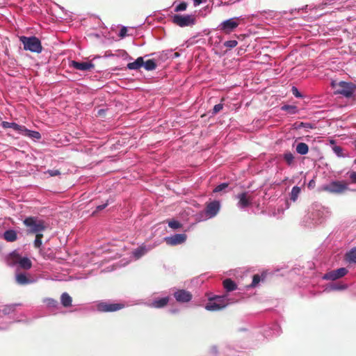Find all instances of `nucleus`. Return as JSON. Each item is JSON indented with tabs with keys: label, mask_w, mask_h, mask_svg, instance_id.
Masks as SVG:
<instances>
[{
	"label": "nucleus",
	"mask_w": 356,
	"mask_h": 356,
	"mask_svg": "<svg viewBox=\"0 0 356 356\" xmlns=\"http://www.w3.org/2000/svg\"><path fill=\"white\" fill-rule=\"evenodd\" d=\"M323 190L331 193H342L348 190V184L343 181H335L324 186Z\"/></svg>",
	"instance_id": "nucleus-6"
},
{
	"label": "nucleus",
	"mask_w": 356,
	"mask_h": 356,
	"mask_svg": "<svg viewBox=\"0 0 356 356\" xmlns=\"http://www.w3.org/2000/svg\"><path fill=\"white\" fill-rule=\"evenodd\" d=\"M168 226L173 229H177L182 227L181 223H180L179 221L176 220H168Z\"/></svg>",
	"instance_id": "nucleus-30"
},
{
	"label": "nucleus",
	"mask_w": 356,
	"mask_h": 356,
	"mask_svg": "<svg viewBox=\"0 0 356 356\" xmlns=\"http://www.w3.org/2000/svg\"><path fill=\"white\" fill-rule=\"evenodd\" d=\"M223 108L222 104H216L213 109V114H216L217 113L220 112Z\"/></svg>",
	"instance_id": "nucleus-40"
},
{
	"label": "nucleus",
	"mask_w": 356,
	"mask_h": 356,
	"mask_svg": "<svg viewBox=\"0 0 356 356\" xmlns=\"http://www.w3.org/2000/svg\"><path fill=\"white\" fill-rule=\"evenodd\" d=\"M348 273V270L346 268H340L337 270L328 272L323 276V279L329 280H336L339 279Z\"/></svg>",
	"instance_id": "nucleus-10"
},
{
	"label": "nucleus",
	"mask_w": 356,
	"mask_h": 356,
	"mask_svg": "<svg viewBox=\"0 0 356 356\" xmlns=\"http://www.w3.org/2000/svg\"><path fill=\"white\" fill-rule=\"evenodd\" d=\"M172 22L180 27L190 26L195 24V17L193 15H175L172 17Z\"/></svg>",
	"instance_id": "nucleus-3"
},
{
	"label": "nucleus",
	"mask_w": 356,
	"mask_h": 356,
	"mask_svg": "<svg viewBox=\"0 0 356 356\" xmlns=\"http://www.w3.org/2000/svg\"><path fill=\"white\" fill-rule=\"evenodd\" d=\"M70 66L81 71H90L95 67V65L91 62H78L75 60L71 62Z\"/></svg>",
	"instance_id": "nucleus-14"
},
{
	"label": "nucleus",
	"mask_w": 356,
	"mask_h": 356,
	"mask_svg": "<svg viewBox=\"0 0 356 356\" xmlns=\"http://www.w3.org/2000/svg\"><path fill=\"white\" fill-rule=\"evenodd\" d=\"M186 238L187 236L185 234H177L172 236L165 238V241L168 245L175 246L184 243Z\"/></svg>",
	"instance_id": "nucleus-12"
},
{
	"label": "nucleus",
	"mask_w": 356,
	"mask_h": 356,
	"mask_svg": "<svg viewBox=\"0 0 356 356\" xmlns=\"http://www.w3.org/2000/svg\"><path fill=\"white\" fill-rule=\"evenodd\" d=\"M1 126L4 129L12 128L15 131L19 132V134L22 133V131L25 130V126L19 125L15 122H6V121H3L1 122Z\"/></svg>",
	"instance_id": "nucleus-15"
},
{
	"label": "nucleus",
	"mask_w": 356,
	"mask_h": 356,
	"mask_svg": "<svg viewBox=\"0 0 356 356\" xmlns=\"http://www.w3.org/2000/svg\"><path fill=\"white\" fill-rule=\"evenodd\" d=\"M350 179L353 183H356V172H351L350 174Z\"/></svg>",
	"instance_id": "nucleus-43"
},
{
	"label": "nucleus",
	"mask_w": 356,
	"mask_h": 356,
	"mask_svg": "<svg viewBox=\"0 0 356 356\" xmlns=\"http://www.w3.org/2000/svg\"><path fill=\"white\" fill-rule=\"evenodd\" d=\"M239 17H234L222 22L218 26L223 33L228 34L232 32L239 25Z\"/></svg>",
	"instance_id": "nucleus-7"
},
{
	"label": "nucleus",
	"mask_w": 356,
	"mask_h": 356,
	"mask_svg": "<svg viewBox=\"0 0 356 356\" xmlns=\"http://www.w3.org/2000/svg\"><path fill=\"white\" fill-rule=\"evenodd\" d=\"M236 198L238 200V207L241 209H245L250 206L253 199L248 192H243L238 194Z\"/></svg>",
	"instance_id": "nucleus-9"
},
{
	"label": "nucleus",
	"mask_w": 356,
	"mask_h": 356,
	"mask_svg": "<svg viewBox=\"0 0 356 356\" xmlns=\"http://www.w3.org/2000/svg\"><path fill=\"white\" fill-rule=\"evenodd\" d=\"M107 205H108V204L105 203V204L97 206L96 208L95 212L103 210L104 209H105Z\"/></svg>",
	"instance_id": "nucleus-44"
},
{
	"label": "nucleus",
	"mask_w": 356,
	"mask_h": 356,
	"mask_svg": "<svg viewBox=\"0 0 356 356\" xmlns=\"http://www.w3.org/2000/svg\"><path fill=\"white\" fill-rule=\"evenodd\" d=\"M23 223L27 227L29 234H39L47 227V223L37 217H27L24 220Z\"/></svg>",
	"instance_id": "nucleus-1"
},
{
	"label": "nucleus",
	"mask_w": 356,
	"mask_h": 356,
	"mask_svg": "<svg viewBox=\"0 0 356 356\" xmlns=\"http://www.w3.org/2000/svg\"><path fill=\"white\" fill-rule=\"evenodd\" d=\"M187 6H188V4L186 2H181L180 3L179 5H177L175 8V11L178 13V12H181V11H184V10H186V8H187Z\"/></svg>",
	"instance_id": "nucleus-34"
},
{
	"label": "nucleus",
	"mask_w": 356,
	"mask_h": 356,
	"mask_svg": "<svg viewBox=\"0 0 356 356\" xmlns=\"http://www.w3.org/2000/svg\"><path fill=\"white\" fill-rule=\"evenodd\" d=\"M238 44V42L236 40H227L224 43V45L229 48H234Z\"/></svg>",
	"instance_id": "nucleus-37"
},
{
	"label": "nucleus",
	"mask_w": 356,
	"mask_h": 356,
	"mask_svg": "<svg viewBox=\"0 0 356 356\" xmlns=\"http://www.w3.org/2000/svg\"><path fill=\"white\" fill-rule=\"evenodd\" d=\"M43 238V234L41 233L35 234V239L34 241V246L36 248H40L42 245V238Z\"/></svg>",
	"instance_id": "nucleus-32"
},
{
	"label": "nucleus",
	"mask_w": 356,
	"mask_h": 356,
	"mask_svg": "<svg viewBox=\"0 0 356 356\" xmlns=\"http://www.w3.org/2000/svg\"><path fill=\"white\" fill-rule=\"evenodd\" d=\"M282 110L288 111L291 114H294L297 111V107L291 105H284Z\"/></svg>",
	"instance_id": "nucleus-33"
},
{
	"label": "nucleus",
	"mask_w": 356,
	"mask_h": 356,
	"mask_svg": "<svg viewBox=\"0 0 356 356\" xmlns=\"http://www.w3.org/2000/svg\"><path fill=\"white\" fill-rule=\"evenodd\" d=\"M16 282L20 285H26L32 282V280L25 273H17L15 276Z\"/></svg>",
	"instance_id": "nucleus-16"
},
{
	"label": "nucleus",
	"mask_w": 356,
	"mask_h": 356,
	"mask_svg": "<svg viewBox=\"0 0 356 356\" xmlns=\"http://www.w3.org/2000/svg\"><path fill=\"white\" fill-rule=\"evenodd\" d=\"M314 186H315V182H314V180H311L309 181V183L308 184V187L309 188H313V187H314Z\"/></svg>",
	"instance_id": "nucleus-46"
},
{
	"label": "nucleus",
	"mask_w": 356,
	"mask_h": 356,
	"mask_svg": "<svg viewBox=\"0 0 356 356\" xmlns=\"http://www.w3.org/2000/svg\"><path fill=\"white\" fill-rule=\"evenodd\" d=\"M296 151L301 155H305L308 153L309 147L305 143H300L296 146Z\"/></svg>",
	"instance_id": "nucleus-27"
},
{
	"label": "nucleus",
	"mask_w": 356,
	"mask_h": 356,
	"mask_svg": "<svg viewBox=\"0 0 356 356\" xmlns=\"http://www.w3.org/2000/svg\"><path fill=\"white\" fill-rule=\"evenodd\" d=\"M19 40L22 42L25 50L35 53H40L42 50L41 42L35 36H21Z\"/></svg>",
	"instance_id": "nucleus-2"
},
{
	"label": "nucleus",
	"mask_w": 356,
	"mask_h": 356,
	"mask_svg": "<svg viewBox=\"0 0 356 356\" xmlns=\"http://www.w3.org/2000/svg\"><path fill=\"white\" fill-rule=\"evenodd\" d=\"M46 173L49 174L51 177L58 176L60 175V172L58 170H48Z\"/></svg>",
	"instance_id": "nucleus-39"
},
{
	"label": "nucleus",
	"mask_w": 356,
	"mask_h": 356,
	"mask_svg": "<svg viewBox=\"0 0 356 356\" xmlns=\"http://www.w3.org/2000/svg\"><path fill=\"white\" fill-rule=\"evenodd\" d=\"M220 208V204L219 201L214 200L207 204L205 213L209 218H213L217 215Z\"/></svg>",
	"instance_id": "nucleus-11"
},
{
	"label": "nucleus",
	"mask_w": 356,
	"mask_h": 356,
	"mask_svg": "<svg viewBox=\"0 0 356 356\" xmlns=\"http://www.w3.org/2000/svg\"><path fill=\"white\" fill-rule=\"evenodd\" d=\"M301 126H302L304 127H306V128H312V127L311 124H309V123H303V122H302L301 123Z\"/></svg>",
	"instance_id": "nucleus-45"
},
{
	"label": "nucleus",
	"mask_w": 356,
	"mask_h": 356,
	"mask_svg": "<svg viewBox=\"0 0 356 356\" xmlns=\"http://www.w3.org/2000/svg\"><path fill=\"white\" fill-rule=\"evenodd\" d=\"M145 69L148 71L154 70L156 67V64L153 59L147 60L146 62H144L143 65Z\"/></svg>",
	"instance_id": "nucleus-28"
},
{
	"label": "nucleus",
	"mask_w": 356,
	"mask_h": 356,
	"mask_svg": "<svg viewBox=\"0 0 356 356\" xmlns=\"http://www.w3.org/2000/svg\"><path fill=\"white\" fill-rule=\"evenodd\" d=\"M224 296H217L210 300V302L206 305L205 308L209 311H217L226 307Z\"/></svg>",
	"instance_id": "nucleus-8"
},
{
	"label": "nucleus",
	"mask_w": 356,
	"mask_h": 356,
	"mask_svg": "<svg viewBox=\"0 0 356 356\" xmlns=\"http://www.w3.org/2000/svg\"><path fill=\"white\" fill-rule=\"evenodd\" d=\"M223 286L228 292L233 291L237 288L236 283L229 278L223 281Z\"/></svg>",
	"instance_id": "nucleus-21"
},
{
	"label": "nucleus",
	"mask_w": 356,
	"mask_h": 356,
	"mask_svg": "<svg viewBox=\"0 0 356 356\" xmlns=\"http://www.w3.org/2000/svg\"><path fill=\"white\" fill-rule=\"evenodd\" d=\"M20 258V255L16 251H13L8 257V263L10 266H14L19 264Z\"/></svg>",
	"instance_id": "nucleus-19"
},
{
	"label": "nucleus",
	"mask_w": 356,
	"mask_h": 356,
	"mask_svg": "<svg viewBox=\"0 0 356 356\" xmlns=\"http://www.w3.org/2000/svg\"><path fill=\"white\" fill-rule=\"evenodd\" d=\"M174 297L177 302L184 303L192 299V294L186 290L179 289L174 293Z\"/></svg>",
	"instance_id": "nucleus-13"
},
{
	"label": "nucleus",
	"mask_w": 356,
	"mask_h": 356,
	"mask_svg": "<svg viewBox=\"0 0 356 356\" xmlns=\"http://www.w3.org/2000/svg\"><path fill=\"white\" fill-rule=\"evenodd\" d=\"M21 134L28 136L31 138H35V139H40L41 138V134L38 131H31V130L27 129L26 127H25L24 131H22Z\"/></svg>",
	"instance_id": "nucleus-22"
},
{
	"label": "nucleus",
	"mask_w": 356,
	"mask_h": 356,
	"mask_svg": "<svg viewBox=\"0 0 356 356\" xmlns=\"http://www.w3.org/2000/svg\"><path fill=\"white\" fill-rule=\"evenodd\" d=\"M228 187V184L227 183H222L218 186H217L214 189H213V193H218V192H220L222 191H223L224 189H225L226 188Z\"/></svg>",
	"instance_id": "nucleus-36"
},
{
	"label": "nucleus",
	"mask_w": 356,
	"mask_h": 356,
	"mask_svg": "<svg viewBox=\"0 0 356 356\" xmlns=\"http://www.w3.org/2000/svg\"><path fill=\"white\" fill-rule=\"evenodd\" d=\"M125 305L122 302L112 303L106 301L99 302L97 305V309L100 312H115L122 309Z\"/></svg>",
	"instance_id": "nucleus-4"
},
{
	"label": "nucleus",
	"mask_w": 356,
	"mask_h": 356,
	"mask_svg": "<svg viewBox=\"0 0 356 356\" xmlns=\"http://www.w3.org/2000/svg\"><path fill=\"white\" fill-rule=\"evenodd\" d=\"M332 149L334 151V152L338 156H343V154H342V148L339 146H334L332 147Z\"/></svg>",
	"instance_id": "nucleus-38"
},
{
	"label": "nucleus",
	"mask_w": 356,
	"mask_h": 356,
	"mask_svg": "<svg viewBox=\"0 0 356 356\" xmlns=\"http://www.w3.org/2000/svg\"><path fill=\"white\" fill-rule=\"evenodd\" d=\"M147 252L145 245H141L138 248L135 249L133 252L134 257L138 259L145 254Z\"/></svg>",
	"instance_id": "nucleus-24"
},
{
	"label": "nucleus",
	"mask_w": 356,
	"mask_h": 356,
	"mask_svg": "<svg viewBox=\"0 0 356 356\" xmlns=\"http://www.w3.org/2000/svg\"><path fill=\"white\" fill-rule=\"evenodd\" d=\"M356 90V86L344 81L340 82L337 88L335 93L341 95L346 97H350Z\"/></svg>",
	"instance_id": "nucleus-5"
},
{
	"label": "nucleus",
	"mask_w": 356,
	"mask_h": 356,
	"mask_svg": "<svg viewBox=\"0 0 356 356\" xmlns=\"http://www.w3.org/2000/svg\"><path fill=\"white\" fill-rule=\"evenodd\" d=\"M292 92L293 95L296 97H302L300 92L298 91V88L296 87L292 88Z\"/></svg>",
	"instance_id": "nucleus-42"
},
{
	"label": "nucleus",
	"mask_w": 356,
	"mask_h": 356,
	"mask_svg": "<svg viewBox=\"0 0 356 356\" xmlns=\"http://www.w3.org/2000/svg\"><path fill=\"white\" fill-rule=\"evenodd\" d=\"M127 27L123 26V27L120 29V33H119V37H120L121 38H124V37L127 35Z\"/></svg>",
	"instance_id": "nucleus-41"
},
{
	"label": "nucleus",
	"mask_w": 356,
	"mask_h": 356,
	"mask_svg": "<svg viewBox=\"0 0 356 356\" xmlns=\"http://www.w3.org/2000/svg\"><path fill=\"white\" fill-rule=\"evenodd\" d=\"M261 281L260 275L258 274H255L253 275L252 282L250 285V287H255Z\"/></svg>",
	"instance_id": "nucleus-35"
},
{
	"label": "nucleus",
	"mask_w": 356,
	"mask_h": 356,
	"mask_svg": "<svg viewBox=\"0 0 356 356\" xmlns=\"http://www.w3.org/2000/svg\"><path fill=\"white\" fill-rule=\"evenodd\" d=\"M175 56H179V54H178L177 52H176V53L175 54Z\"/></svg>",
	"instance_id": "nucleus-48"
},
{
	"label": "nucleus",
	"mask_w": 356,
	"mask_h": 356,
	"mask_svg": "<svg viewBox=\"0 0 356 356\" xmlns=\"http://www.w3.org/2000/svg\"><path fill=\"white\" fill-rule=\"evenodd\" d=\"M346 260L349 263H356V248H352L346 254Z\"/></svg>",
	"instance_id": "nucleus-25"
},
{
	"label": "nucleus",
	"mask_w": 356,
	"mask_h": 356,
	"mask_svg": "<svg viewBox=\"0 0 356 356\" xmlns=\"http://www.w3.org/2000/svg\"><path fill=\"white\" fill-rule=\"evenodd\" d=\"M60 301H61V304L63 305V307H68L72 305V300L68 293H63L61 295Z\"/></svg>",
	"instance_id": "nucleus-23"
},
{
	"label": "nucleus",
	"mask_w": 356,
	"mask_h": 356,
	"mask_svg": "<svg viewBox=\"0 0 356 356\" xmlns=\"http://www.w3.org/2000/svg\"><path fill=\"white\" fill-rule=\"evenodd\" d=\"M168 302H169V298L164 297L162 298L154 300L152 302L151 306L154 308H163L168 305Z\"/></svg>",
	"instance_id": "nucleus-18"
},
{
	"label": "nucleus",
	"mask_w": 356,
	"mask_h": 356,
	"mask_svg": "<svg viewBox=\"0 0 356 356\" xmlns=\"http://www.w3.org/2000/svg\"><path fill=\"white\" fill-rule=\"evenodd\" d=\"M144 64V60L142 57H138L135 61L127 64V68L129 70H138Z\"/></svg>",
	"instance_id": "nucleus-20"
},
{
	"label": "nucleus",
	"mask_w": 356,
	"mask_h": 356,
	"mask_svg": "<svg viewBox=\"0 0 356 356\" xmlns=\"http://www.w3.org/2000/svg\"><path fill=\"white\" fill-rule=\"evenodd\" d=\"M283 158H284V161L287 163L288 165H291L293 162V160H294V156L290 152H287L284 153L283 155Z\"/></svg>",
	"instance_id": "nucleus-31"
},
{
	"label": "nucleus",
	"mask_w": 356,
	"mask_h": 356,
	"mask_svg": "<svg viewBox=\"0 0 356 356\" xmlns=\"http://www.w3.org/2000/svg\"><path fill=\"white\" fill-rule=\"evenodd\" d=\"M19 264L22 268L25 270H29L32 266L31 261L27 257L20 258Z\"/></svg>",
	"instance_id": "nucleus-26"
},
{
	"label": "nucleus",
	"mask_w": 356,
	"mask_h": 356,
	"mask_svg": "<svg viewBox=\"0 0 356 356\" xmlns=\"http://www.w3.org/2000/svg\"><path fill=\"white\" fill-rule=\"evenodd\" d=\"M300 191L301 190L300 187L293 186L291 192V200H293V202L296 201L300 193Z\"/></svg>",
	"instance_id": "nucleus-29"
},
{
	"label": "nucleus",
	"mask_w": 356,
	"mask_h": 356,
	"mask_svg": "<svg viewBox=\"0 0 356 356\" xmlns=\"http://www.w3.org/2000/svg\"><path fill=\"white\" fill-rule=\"evenodd\" d=\"M3 238L8 242H14L17 239V232L14 229L6 230L3 234Z\"/></svg>",
	"instance_id": "nucleus-17"
},
{
	"label": "nucleus",
	"mask_w": 356,
	"mask_h": 356,
	"mask_svg": "<svg viewBox=\"0 0 356 356\" xmlns=\"http://www.w3.org/2000/svg\"><path fill=\"white\" fill-rule=\"evenodd\" d=\"M203 2V0H194V5L197 6Z\"/></svg>",
	"instance_id": "nucleus-47"
}]
</instances>
